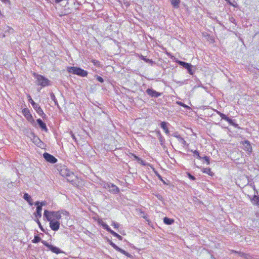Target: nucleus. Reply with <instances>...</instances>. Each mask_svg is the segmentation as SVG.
I'll return each mask as SVG.
<instances>
[{
    "label": "nucleus",
    "mask_w": 259,
    "mask_h": 259,
    "mask_svg": "<svg viewBox=\"0 0 259 259\" xmlns=\"http://www.w3.org/2000/svg\"><path fill=\"white\" fill-rule=\"evenodd\" d=\"M68 216L69 213L65 210H61L59 211H49L45 210L44 217L48 221H59L62 215Z\"/></svg>",
    "instance_id": "obj_1"
},
{
    "label": "nucleus",
    "mask_w": 259,
    "mask_h": 259,
    "mask_svg": "<svg viewBox=\"0 0 259 259\" xmlns=\"http://www.w3.org/2000/svg\"><path fill=\"white\" fill-rule=\"evenodd\" d=\"M67 71L70 73L77 75L81 77H86L88 74V72L82 68L78 67L68 66L66 68Z\"/></svg>",
    "instance_id": "obj_2"
},
{
    "label": "nucleus",
    "mask_w": 259,
    "mask_h": 259,
    "mask_svg": "<svg viewBox=\"0 0 259 259\" xmlns=\"http://www.w3.org/2000/svg\"><path fill=\"white\" fill-rule=\"evenodd\" d=\"M33 75L36 79L38 85L42 87H45L50 85V81L45 76L36 73H34Z\"/></svg>",
    "instance_id": "obj_3"
},
{
    "label": "nucleus",
    "mask_w": 259,
    "mask_h": 259,
    "mask_svg": "<svg viewBox=\"0 0 259 259\" xmlns=\"http://www.w3.org/2000/svg\"><path fill=\"white\" fill-rule=\"evenodd\" d=\"M103 187L109 189V192L112 194H117L119 192V189L116 185L110 183H104Z\"/></svg>",
    "instance_id": "obj_4"
},
{
    "label": "nucleus",
    "mask_w": 259,
    "mask_h": 259,
    "mask_svg": "<svg viewBox=\"0 0 259 259\" xmlns=\"http://www.w3.org/2000/svg\"><path fill=\"white\" fill-rule=\"evenodd\" d=\"M109 243L116 251H117L118 252H120V253L124 254L125 255H126L128 257H130V258H132L133 257V255L132 254H131L127 252L126 251H125L123 249L119 248L118 246H117L115 243L112 242L111 241H110L109 242Z\"/></svg>",
    "instance_id": "obj_5"
},
{
    "label": "nucleus",
    "mask_w": 259,
    "mask_h": 259,
    "mask_svg": "<svg viewBox=\"0 0 259 259\" xmlns=\"http://www.w3.org/2000/svg\"><path fill=\"white\" fill-rule=\"evenodd\" d=\"M41 243L43 244H44L46 247H48V248L54 253L59 254L62 252V251L58 247L50 244L46 241L42 240L41 241Z\"/></svg>",
    "instance_id": "obj_6"
},
{
    "label": "nucleus",
    "mask_w": 259,
    "mask_h": 259,
    "mask_svg": "<svg viewBox=\"0 0 259 259\" xmlns=\"http://www.w3.org/2000/svg\"><path fill=\"white\" fill-rule=\"evenodd\" d=\"M177 62L180 65L182 66L185 68L187 69L188 70V73L191 74L193 75L194 73V71L192 70V65L188 63H186L185 62H183L182 61H178Z\"/></svg>",
    "instance_id": "obj_7"
},
{
    "label": "nucleus",
    "mask_w": 259,
    "mask_h": 259,
    "mask_svg": "<svg viewBox=\"0 0 259 259\" xmlns=\"http://www.w3.org/2000/svg\"><path fill=\"white\" fill-rule=\"evenodd\" d=\"M60 174L62 177L65 178L67 177H74V173L70 171L65 167H63L61 169Z\"/></svg>",
    "instance_id": "obj_8"
},
{
    "label": "nucleus",
    "mask_w": 259,
    "mask_h": 259,
    "mask_svg": "<svg viewBox=\"0 0 259 259\" xmlns=\"http://www.w3.org/2000/svg\"><path fill=\"white\" fill-rule=\"evenodd\" d=\"M43 156L47 161L51 163H55L57 161V158H56L54 156L48 153H45L43 154Z\"/></svg>",
    "instance_id": "obj_9"
},
{
    "label": "nucleus",
    "mask_w": 259,
    "mask_h": 259,
    "mask_svg": "<svg viewBox=\"0 0 259 259\" xmlns=\"http://www.w3.org/2000/svg\"><path fill=\"white\" fill-rule=\"evenodd\" d=\"M50 222V227L54 231H58L60 228V223L59 221H49Z\"/></svg>",
    "instance_id": "obj_10"
},
{
    "label": "nucleus",
    "mask_w": 259,
    "mask_h": 259,
    "mask_svg": "<svg viewBox=\"0 0 259 259\" xmlns=\"http://www.w3.org/2000/svg\"><path fill=\"white\" fill-rule=\"evenodd\" d=\"M243 149L247 152L248 153H250L252 152V147L248 141H244L242 142Z\"/></svg>",
    "instance_id": "obj_11"
},
{
    "label": "nucleus",
    "mask_w": 259,
    "mask_h": 259,
    "mask_svg": "<svg viewBox=\"0 0 259 259\" xmlns=\"http://www.w3.org/2000/svg\"><path fill=\"white\" fill-rule=\"evenodd\" d=\"M146 93L151 97L157 98L161 96V94L156 92L152 89H148L146 91Z\"/></svg>",
    "instance_id": "obj_12"
},
{
    "label": "nucleus",
    "mask_w": 259,
    "mask_h": 259,
    "mask_svg": "<svg viewBox=\"0 0 259 259\" xmlns=\"http://www.w3.org/2000/svg\"><path fill=\"white\" fill-rule=\"evenodd\" d=\"M36 205V212L34 213L35 217L37 218H40L41 217V210L42 208L41 206H39V201H36L34 203Z\"/></svg>",
    "instance_id": "obj_13"
},
{
    "label": "nucleus",
    "mask_w": 259,
    "mask_h": 259,
    "mask_svg": "<svg viewBox=\"0 0 259 259\" xmlns=\"http://www.w3.org/2000/svg\"><path fill=\"white\" fill-rule=\"evenodd\" d=\"M22 113L25 117L29 121L33 120V117L28 108H24L22 110Z\"/></svg>",
    "instance_id": "obj_14"
},
{
    "label": "nucleus",
    "mask_w": 259,
    "mask_h": 259,
    "mask_svg": "<svg viewBox=\"0 0 259 259\" xmlns=\"http://www.w3.org/2000/svg\"><path fill=\"white\" fill-rule=\"evenodd\" d=\"M101 225L105 230L111 233L113 236L116 237L118 235L117 233L111 230V228L105 223L102 222L101 223Z\"/></svg>",
    "instance_id": "obj_15"
},
{
    "label": "nucleus",
    "mask_w": 259,
    "mask_h": 259,
    "mask_svg": "<svg viewBox=\"0 0 259 259\" xmlns=\"http://www.w3.org/2000/svg\"><path fill=\"white\" fill-rule=\"evenodd\" d=\"M33 108L35 109L36 112L41 117H43V115L45 116V114L41 109V108L40 107V106L38 104H33V106H32Z\"/></svg>",
    "instance_id": "obj_16"
},
{
    "label": "nucleus",
    "mask_w": 259,
    "mask_h": 259,
    "mask_svg": "<svg viewBox=\"0 0 259 259\" xmlns=\"http://www.w3.org/2000/svg\"><path fill=\"white\" fill-rule=\"evenodd\" d=\"M69 0H52L51 3L54 4L60 3V6L63 7H66L69 4Z\"/></svg>",
    "instance_id": "obj_17"
},
{
    "label": "nucleus",
    "mask_w": 259,
    "mask_h": 259,
    "mask_svg": "<svg viewBox=\"0 0 259 259\" xmlns=\"http://www.w3.org/2000/svg\"><path fill=\"white\" fill-rule=\"evenodd\" d=\"M36 122L42 130H44L46 132H48V128L46 123L41 119H37L36 120Z\"/></svg>",
    "instance_id": "obj_18"
},
{
    "label": "nucleus",
    "mask_w": 259,
    "mask_h": 259,
    "mask_svg": "<svg viewBox=\"0 0 259 259\" xmlns=\"http://www.w3.org/2000/svg\"><path fill=\"white\" fill-rule=\"evenodd\" d=\"M168 123L166 122H165V121H162L160 123V127L161 128H162L163 131H164L165 133L167 135H169V131L168 130V128L167 126V124Z\"/></svg>",
    "instance_id": "obj_19"
},
{
    "label": "nucleus",
    "mask_w": 259,
    "mask_h": 259,
    "mask_svg": "<svg viewBox=\"0 0 259 259\" xmlns=\"http://www.w3.org/2000/svg\"><path fill=\"white\" fill-rule=\"evenodd\" d=\"M23 198L27 201L30 206L33 205L32 199L31 197L28 193H24Z\"/></svg>",
    "instance_id": "obj_20"
},
{
    "label": "nucleus",
    "mask_w": 259,
    "mask_h": 259,
    "mask_svg": "<svg viewBox=\"0 0 259 259\" xmlns=\"http://www.w3.org/2000/svg\"><path fill=\"white\" fill-rule=\"evenodd\" d=\"M171 4L175 8H179L181 0H170Z\"/></svg>",
    "instance_id": "obj_21"
},
{
    "label": "nucleus",
    "mask_w": 259,
    "mask_h": 259,
    "mask_svg": "<svg viewBox=\"0 0 259 259\" xmlns=\"http://www.w3.org/2000/svg\"><path fill=\"white\" fill-rule=\"evenodd\" d=\"M251 202L253 204L256 205L258 207H259V196L254 195L252 199H251Z\"/></svg>",
    "instance_id": "obj_22"
},
{
    "label": "nucleus",
    "mask_w": 259,
    "mask_h": 259,
    "mask_svg": "<svg viewBox=\"0 0 259 259\" xmlns=\"http://www.w3.org/2000/svg\"><path fill=\"white\" fill-rule=\"evenodd\" d=\"M140 58L141 60L144 61L145 62L149 63L151 65H152L154 63V61L152 60L148 59L143 55H141Z\"/></svg>",
    "instance_id": "obj_23"
},
{
    "label": "nucleus",
    "mask_w": 259,
    "mask_h": 259,
    "mask_svg": "<svg viewBox=\"0 0 259 259\" xmlns=\"http://www.w3.org/2000/svg\"><path fill=\"white\" fill-rule=\"evenodd\" d=\"M202 171L203 173L206 174L210 176H212L214 175L213 172L211 171V169L210 168H204L202 170Z\"/></svg>",
    "instance_id": "obj_24"
},
{
    "label": "nucleus",
    "mask_w": 259,
    "mask_h": 259,
    "mask_svg": "<svg viewBox=\"0 0 259 259\" xmlns=\"http://www.w3.org/2000/svg\"><path fill=\"white\" fill-rule=\"evenodd\" d=\"M163 222L166 225H171L174 222V221L171 219L165 217L163 219Z\"/></svg>",
    "instance_id": "obj_25"
},
{
    "label": "nucleus",
    "mask_w": 259,
    "mask_h": 259,
    "mask_svg": "<svg viewBox=\"0 0 259 259\" xmlns=\"http://www.w3.org/2000/svg\"><path fill=\"white\" fill-rule=\"evenodd\" d=\"M178 140L180 143H182L184 146H188V144L187 143L186 141L181 136L180 137H178Z\"/></svg>",
    "instance_id": "obj_26"
},
{
    "label": "nucleus",
    "mask_w": 259,
    "mask_h": 259,
    "mask_svg": "<svg viewBox=\"0 0 259 259\" xmlns=\"http://www.w3.org/2000/svg\"><path fill=\"white\" fill-rule=\"evenodd\" d=\"M232 252L237 253L240 256L244 257V258H247V256H248V254H245L242 252H238V251H234V250H233Z\"/></svg>",
    "instance_id": "obj_27"
},
{
    "label": "nucleus",
    "mask_w": 259,
    "mask_h": 259,
    "mask_svg": "<svg viewBox=\"0 0 259 259\" xmlns=\"http://www.w3.org/2000/svg\"><path fill=\"white\" fill-rule=\"evenodd\" d=\"M158 140H159V141L160 142V144L161 145V146L162 147H164L165 146V142L164 138L163 136L160 137H159Z\"/></svg>",
    "instance_id": "obj_28"
},
{
    "label": "nucleus",
    "mask_w": 259,
    "mask_h": 259,
    "mask_svg": "<svg viewBox=\"0 0 259 259\" xmlns=\"http://www.w3.org/2000/svg\"><path fill=\"white\" fill-rule=\"evenodd\" d=\"M191 151L197 156V158L198 159L200 160L202 159V157L200 156L199 153L197 150L193 151V150H191Z\"/></svg>",
    "instance_id": "obj_29"
},
{
    "label": "nucleus",
    "mask_w": 259,
    "mask_h": 259,
    "mask_svg": "<svg viewBox=\"0 0 259 259\" xmlns=\"http://www.w3.org/2000/svg\"><path fill=\"white\" fill-rule=\"evenodd\" d=\"M40 240H41L40 238L38 236L35 235L34 237V239L32 240V241L34 243H36L39 242Z\"/></svg>",
    "instance_id": "obj_30"
},
{
    "label": "nucleus",
    "mask_w": 259,
    "mask_h": 259,
    "mask_svg": "<svg viewBox=\"0 0 259 259\" xmlns=\"http://www.w3.org/2000/svg\"><path fill=\"white\" fill-rule=\"evenodd\" d=\"M92 62L94 64V65L97 67H100L101 66L100 62L96 60H92Z\"/></svg>",
    "instance_id": "obj_31"
},
{
    "label": "nucleus",
    "mask_w": 259,
    "mask_h": 259,
    "mask_svg": "<svg viewBox=\"0 0 259 259\" xmlns=\"http://www.w3.org/2000/svg\"><path fill=\"white\" fill-rule=\"evenodd\" d=\"M74 178H75V176L74 175V177H67L66 178L67 181L70 182H74Z\"/></svg>",
    "instance_id": "obj_32"
},
{
    "label": "nucleus",
    "mask_w": 259,
    "mask_h": 259,
    "mask_svg": "<svg viewBox=\"0 0 259 259\" xmlns=\"http://www.w3.org/2000/svg\"><path fill=\"white\" fill-rule=\"evenodd\" d=\"M111 226H112L114 227V228L117 229L119 227V224L114 221H112Z\"/></svg>",
    "instance_id": "obj_33"
},
{
    "label": "nucleus",
    "mask_w": 259,
    "mask_h": 259,
    "mask_svg": "<svg viewBox=\"0 0 259 259\" xmlns=\"http://www.w3.org/2000/svg\"><path fill=\"white\" fill-rule=\"evenodd\" d=\"M177 103L179 105L181 106H182L186 109L189 108V107L187 106V105L185 104L184 103L181 102H177Z\"/></svg>",
    "instance_id": "obj_34"
},
{
    "label": "nucleus",
    "mask_w": 259,
    "mask_h": 259,
    "mask_svg": "<svg viewBox=\"0 0 259 259\" xmlns=\"http://www.w3.org/2000/svg\"><path fill=\"white\" fill-rule=\"evenodd\" d=\"M36 223H37V224L38 225L39 227V228L40 229V230H41L42 231H43V232H45V230H44V228H42V226H41V223H40V222H39V221L38 220V219H37V220H36Z\"/></svg>",
    "instance_id": "obj_35"
},
{
    "label": "nucleus",
    "mask_w": 259,
    "mask_h": 259,
    "mask_svg": "<svg viewBox=\"0 0 259 259\" xmlns=\"http://www.w3.org/2000/svg\"><path fill=\"white\" fill-rule=\"evenodd\" d=\"M202 159L205 160L207 165L209 164V158L208 156H205L203 157H202Z\"/></svg>",
    "instance_id": "obj_36"
},
{
    "label": "nucleus",
    "mask_w": 259,
    "mask_h": 259,
    "mask_svg": "<svg viewBox=\"0 0 259 259\" xmlns=\"http://www.w3.org/2000/svg\"><path fill=\"white\" fill-rule=\"evenodd\" d=\"M96 79L97 80L99 81L100 82H104V79L100 76H96Z\"/></svg>",
    "instance_id": "obj_37"
},
{
    "label": "nucleus",
    "mask_w": 259,
    "mask_h": 259,
    "mask_svg": "<svg viewBox=\"0 0 259 259\" xmlns=\"http://www.w3.org/2000/svg\"><path fill=\"white\" fill-rule=\"evenodd\" d=\"M172 136L176 138L177 139H178V137H180L181 136L178 134V132H175L174 133H173L172 135H171Z\"/></svg>",
    "instance_id": "obj_38"
},
{
    "label": "nucleus",
    "mask_w": 259,
    "mask_h": 259,
    "mask_svg": "<svg viewBox=\"0 0 259 259\" xmlns=\"http://www.w3.org/2000/svg\"><path fill=\"white\" fill-rule=\"evenodd\" d=\"M188 178L191 180H195L196 179L195 177L194 176H193V175H192L191 174H190V173H188Z\"/></svg>",
    "instance_id": "obj_39"
},
{
    "label": "nucleus",
    "mask_w": 259,
    "mask_h": 259,
    "mask_svg": "<svg viewBox=\"0 0 259 259\" xmlns=\"http://www.w3.org/2000/svg\"><path fill=\"white\" fill-rule=\"evenodd\" d=\"M132 156H133L134 158V159L137 160L138 162L141 160V158H139V157H138L137 156H136L135 154H132Z\"/></svg>",
    "instance_id": "obj_40"
},
{
    "label": "nucleus",
    "mask_w": 259,
    "mask_h": 259,
    "mask_svg": "<svg viewBox=\"0 0 259 259\" xmlns=\"http://www.w3.org/2000/svg\"><path fill=\"white\" fill-rule=\"evenodd\" d=\"M226 121H227L230 124L232 125L233 124V121L232 119L227 117V119H226Z\"/></svg>",
    "instance_id": "obj_41"
},
{
    "label": "nucleus",
    "mask_w": 259,
    "mask_h": 259,
    "mask_svg": "<svg viewBox=\"0 0 259 259\" xmlns=\"http://www.w3.org/2000/svg\"><path fill=\"white\" fill-rule=\"evenodd\" d=\"M28 97H29V102H30L31 104L32 105V106H33V104H36V103H35L33 100L32 99V98H31L30 96L29 95L28 96Z\"/></svg>",
    "instance_id": "obj_42"
},
{
    "label": "nucleus",
    "mask_w": 259,
    "mask_h": 259,
    "mask_svg": "<svg viewBox=\"0 0 259 259\" xmlns=\"http://www.w3.org/2000/svg\"><path fill=\"white\" fill-rule=\"evenodd\" d=\"M50 97H51V99L53 101L56 100V97H55V95H54L53 93H51V94H50Z\"/></svg>",
    "instance_id": "obj_43"
},
{
    "label": "nucleus",
    "mask_w": 259,
    "mask_h": 259,
    "mask_svg": "<svg viewBox=\"0 0 259 259\" xmlns=\"http://www.w3.org/2000/svg\"><path fill=\"white\" fill-rule=\"evenodd\" d=\"M46 204L47 203L45 201L39 202V206H41V207L42 208V206H45Z\"/></svg>",
    "instance_id": "obj_44"
},
{
    "label": "nucleus",
    "mask_w": 259,
    "mask_h": 259,
    "mask_svg": "<svg viewBox=\"0 0 259 259\" xmlns=\"http://www.w3.org/2000/svg\"><path fill=\"white\" fill-rule=\"evenodd\" d=\"M220 117L223 119H224L225 120H226V119L227 118V116L226 115L223 114V113H222V114H221V116Z\"/></svg>",
    "instance_id": "obj_45"
},
{
    "label": "nucleus",
    "mask_w": 259,
    "mask_h": 259,
    "mask_svg": "<svg viewBox=\"0 0 259 259\" xmlns=\"http://www.w3.org/2000/svg\"><path fill=\"white\" fill-rule=\"evenodd\" d=\"M156 133H157V137H158V139L159 138V137H162V136L159 131H157Z\"/></svg>",
    "instance_id": "obj_46"
},
{
    "label": "nucleus",
    "mask_w": 259,
    "mask_h": 259,
    "mask_svg": "<svg viewBox=\"0 0 259 259\" xmlns=\"http://www.w3.org/2000/svg\"><path fill=\"white\" fill-rule=\"evenodd\" d=\"M139 162H140L142 165H146L145 162L141 158V160H140Z\"/></svg>",
    "instance_id": "obj_47"
},
{
    "label": "nucleus",
    "mask_w": 259,
    "mask_h": 259,
    "mask_svg": "<svg viewBox=\"0 0 259 259\" xmlns=\"http://www.w3.org/2000/svg\"><path fill=\"white\" fill-rule=\"evenodd\" d=\"M141 213H142L143 214L142 215V217L147 221V217L146 215L144 213V212H141Z\"/></svg>",
    "instance_id": "obj_48"
},
{
    "label": "nucleus",
    "mask_w": 259,
    "mask_h": 259,
    "mask_svg": "<svg viewBox=\"0 0 259 259\" xmlns=\"http://www.w3.org/2000/svg\"><path fill=\"white\" fill-rule=\"evenodd\" d=\"M116 238H117L119 240H122L123 239V237L119 234L117 235Z\"/></svg>",
    "instance_id": "obj_49"
},
{
    "label": "nucleus",
    "mask_w": 259,
    "mask_h": 259,
    "mask_svg": "<svg viewBox=\"0 0 259 259\" xmlns=\"http://www.w3.org/2000/svg\"><path fill=\"white\" fill-rule=\"evenodd\" d=\"M1 1L4 3H10L9 0H1Z\"/></svg>",
    "instance_id": "obj_50"
},
{
    "label": "nucleus",
    "mask_w": 259,
    "mask_h": 259,
    "mask_svg": "<svg viewBox=\"0 0 259 259\" xmlns=\"http://www.w3.org/2000/svg\"><path fill=\"white\" fill-rule=\"evenodd\" d=\"M230 21L233 23H235V19L233 18H231L230 19Z\"/></svg>",
    "instance_id": "obj_51"
},
{
    "label": "nucleus",
    "mask_w": 259,
    "mask_h": 259,
    "mask_svg": "<svg viewBox=\"0 0 259 259\" xmlns=\"http://www.w3.org/2000/svg\"><path fill=\"white\" fill-rule=\"evenodd\" d=\"M157 176H158V178H159L160 180H161L162 181H163V183H164V181H163V180L162 179V177H161V176L159 174H157Z\"/></svg>",
    "instance_id": "obj_52"
},
{
    "label": "nucleus",
    "mask_w": 259,
    "mask_h": 259,
    "mask_svg": "<svg viewBox=\"0 0 259 259\" xmlns=\"http://www.w3.org/2000/svg\"><path fill=\"white\" fill-rule=\"evenodd\" d=\"M54 102H55V104L56 105H57L58 106H59V104L58 103V101H57V99L56 100L54 101Z\"/></svg>",
    "instance_id": "obj_53"
},
{
    "label": "nucleus",
    "mask_w": 259,
    "mask_h": 259,
    "mask_svg": "<svg viewBox=\"0 0 259 259\" xmlns=\"http://www.w3.org/2000/svg\"><path fill=\"white\" fill-rule=\"evenodd\" d=\"M232 125H233L234 127H236L237 126L238 124H237L236 123H234V122H233V124H232Z\"/></svg>",
    "instance_id": "obj_54"
},
{
    "label": "nucleus",
    "mask_w": 259,
    "mask_h": 259,
    "mask_svg": "<svg viewBox=\"0 0 259 259\" xmlns=\"http://www.w3.org/2000/svg\"><path fill=\"white\" fill-rule=\"evenodd\" d=\"M217 113L218 115H220V116H221V114H222V113H221V112L219 111H217Z\"/></svg>",
    "instance_id": "obj_55"
},
{
    "label": "nucleus",
    "mask_w": 259,
    "mask_h": 259,
    "mask_svg": "<svg viewBox=\"0 0 259 259\" xmlns=\"http://www.w3.org/2000/svg\"><path fill=\"white\" fill-rule=\"evenodd\" d=\"M217 113L218 115H220V116H221V114H222V113H221V112L219 111H217Z\"/></svg>",
    "instance_id": "obj_56"
},
{
    "label": "nucleus",
    "mask_w": 259,
    "mask_h": 259,
    "mask_svg": "<svg viewBox=\"0 0 259 259\" xmlns=\"http://www.w3.org/2000/svg\"><path fill=\"white\" fill-rule=\"evenodd\" d=\"M71 137H72V138H73V139H74V140H76V138H75V136H74V134H72V135H71Z\"/></svg>",
    "instance_id": "obj_57"
},
{
    "label": "nucleus",
    "mask_w": 259,
    "mask_h": 259,
    "mask_svg": "<svg viewBox=\"0 0 259 259\" xmlns=\"http://www.w3.org/2000/svg\"><path fill=\"white\" fill-rule=\"evenodd\" d=\"M226 2H227L228 3H229L230 4H231V3L230 2L229 0H225Z\"/></svg>",
    "instance_id": "obj_58"
}]
</instances>
